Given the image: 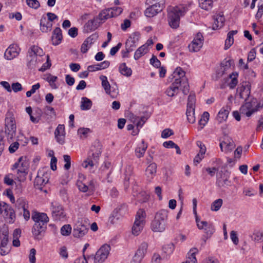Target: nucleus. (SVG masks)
Segmentation results:
<instances>
[{
	"label": "nucleus",
	"mask_w": 263,
	"mask_h": 263,
	"mask_svg": "<svg viewBox=\"0 0 263 263\" xmlns=\"http://www.w3.org/2000/svg\"><path fill=\"white\" fill-rule=\"evenodd\" d=\"M44 52L42 48L37 46H32L28 50L27 55V66L29 68H35L42 62V57Z\"/></svg>",
	"instance_id": "nucleus-4"
},
{
	"label": "nucleus",
	"mask_w": 263,
	"mask_h": 263,
	"mask_svg": "<svg viewBox=\"0 0 263 263\" xmlns=\"http://www.w3.org/2000/svg\"><path fill=\"white\" fill-rule=\"evenodd\" d=\"M197 145L199 147L200 151L198 154H200L201 156H203L206 152V147L201 141H198L196 142Z\"/></svg>",
	"instance_id": "nucleus-60"
},
{
	"label": "nucleus",
	"mask_w": 263,
	"mask_h": 263,
	"mask_svg": "<svg viewBox=\"0 0 263 263\" xmlns=\"http://www.w3.org/2000/svg\"><path fill=\"white\" fill-rule=\"evenodd\" d=\"M46 225L43 223L42 224L34 223L32 232L35 239L40 240L43 236V234L46 229Z\"/></svg>",
	"instance_id": "nucleus-20"
},
{
	"label": "nucleus",
	"mask_w": 263,
	"mask_h": 263,
	"mask_svg": "<svg viewBox=\"0 0 263 263\" xmlns=\"http://www.w3.org/2000/svg\"><path fill=\"white\" fill-rule=\"evenodd\" d=\"M216 184L219 187L230 186L231 181L229 180V176L228 173H223L222 172L219 173L217 177Z\"/></svg>",
	"instance_id": "nucleus-23"
},
{
	"label": "nucleus",
	"mask_w": 263,
	"mask_h": 263,
	"mask_svg": "<svg viewBox=\"0 0 263 263\" xmlns=\"http://www.w3.org/2000/svg\"><path fill=\"white\" fill-rule=\"evenodd\" d=\"M63 36L62 30L59 27H57L53 31L51 41L53 45H58L61 42Z\"/></svg>",
	"instance_id": "nucleus-28"
},
{
	"label": "nucleus",
	"mask_w": 263,
	"mask_h": 263,
	"mask_svg": "<svg viewBox=\"0 0 263 263\" xmlns=\"http://www.w3.org/2000/svg\"><path fill=\"white\" fill-rule=\"evenodd\" d=\"M230 237L233 242L237 245L239 242V239L237 235L236 232L232 231L230 233Z\"/></svg>",
	"instance_id": "nucleus-63"
},
{
	"label": "nucleus",
	"mask_w": 263,
	"mask_h": 263,
	"mask_svg": "<svg viewBox=\"0 0 263 263\" xmlns=\"http://www.w3.org/2000/svg\"><path fill=\"white\" fill-rule=\"evenodd\" d=\"M163 9V5L159 3H156L147 8L144 12L146 16L152 17L156 15Z\"/></svg>",
	"instance_id": "nucleus-22"
},
{
	"label": "nucleus",
	"mask_w": 263,
	"mask_h": 263,
	"mask_svg": "<svg viewBox=\"0 0 263 263\" xmlns=\"http://www.w3.org/2000/svg\"><path fill=\"white\" fill-rule=\"evenodd\" d=\"M220 147L222 152L228 153L232 151L235 144L231 138L228 136V133L223 131V136L220 139Z\"/></svg>",
	"instance_id": "nucleus-10"
},
{
	"label": "nucleus",
	"mask_w": 263,
	"mask_h": 263,
	"mask_svg": "<svg viewBox=\"0 0 263 263\" xmlns=\"http://www.w3.org/2000/svg\"><path fill=\"white\" fill-rule=\"evenodd\" d=\"M130 120L131 122L136 125L137 128L141 127V123L140 121L139 120V117L134 115V114H132L130 116Z\"/></svg>",
	"instance_id": "nucleus-54"
},
{
	"label": "nucleus",
	"mask_w": 263,
	"mask_h": 263,
	"mask_svg": "<svg viewBox=\"0 0 263 263\" xmlns=\"http://www.w3.org/2000/svg\"><path fill=\"white\" fill-rule=\"evenodd\" d=\"M32 219L34 221V223L41 224L43 223L47 224L49 221V218L47 214L44 213H40L37 212H34L32 214Z\"/></svg>",
	"instance_id": "nucleus-24"
},
{
	"label": "nucleus",
	"mask_w": 263,
	"mask_h": 263,
	"mask_svg": "<svg viewBox=\"0 0 263 263\" xmlns=\"http://www.w3.org/2000/svg\"><path fill=\"white\" fill-rule=\"evenodd\" d=\"M17 206L19 209H25L28 208V204L25 199L23 198H19L16 201Z\"/></svg>",
	"instance_id": "nucleus-56"
},
{
	"label": "nucleus",
	"mask_w": 263,
	"mask_h": 263,
	"mask_svg": "<svg viewBox=\"0 0 263 263\" xmlns=\"http://www.w3.org/2000/svg\"><path fill=\"white\" fill-rule=\"evenodd\" d=\"M114 16L113 9L108 8L102 10L99 14L89 20L84 26V31L85 32H90L96 30L105 21L109 18Z\"/></svg>",
	"instance_id": "nucleus-2"
},
{
	"label": "nucleus",
	"mask_w": 263,
	"mask_h": 263,
	"mask_svg": "<svg viewBox=\"0 0 263 263\" xmlns=\"http://www.w3.org/2000/svg\"><path fill=\"white\" fill-rule=\"evenodd\" d=\"M36 250L34 248H32L30 251V253L29 255V260L30 263H35L36 258Z\"/></svg>",
	"instance_id": "nucleus-58"
},
{
	"label": "nucleus",
	"mask_w": 263,
	"mask_h": 263,
	"mask_svg": "<svg viewBox=\"0 0 263 263\" xmlns=\"http://www.w3.org/2000/svg\"><path fill=\"white\" fill-rule=\"evenodd\" d=\"M203 37L201 33H198L196 37L189 45L188 48L191 52H197L203 46Z\"/></svg>",
	"instance_id": "nucleus-15"
},
{
	"label": "nucleus",
	"mask_w": 263,
	"mask_h": 263,
	"mask_svg": "<svg viewBox=\"0 0 263 263\" xmlns=\"http://www.w3.org/2000/svg\"><path fill=\"white\" fill-rule=\"evenodd\" d=\"M71 229L70 224H65L61 228V233L63 236H69L71 234Z\"/></svg>",
	"instance_id": "nucleus-49"
},
{
	"label": "nucleus",
	"mask_w": 263,
	"mask_h": 263,
	"mask_svg": "<svg viewBox=\"0 0 263 263\" xmlns=\"http://www.w3.org/2000/svg\"><path fill=\"white\" fill-rule=\"evenodd\" d=\"M229 114V111L228 109L222 108L220 111H219L216 120L218 122V123H220L223 122V121H226L228 118V115Z\"/></svg>",
	"instance_id": "nucleus-36"
},
{
	"label": "nucleus",
	"mask_w": 263,
	"mask_h": 263,
	"mask_svg": "<svg viewBox=\"0 0 263 263\" xmlns=\"http://www.w3.org/2000/svg\"><path fill=\"white\" fill-rule=\"evenodd\" d=\"M52 23L48 21L46 17H42L40 21V29L43 32L51 31Z\"/></svg>",
	"instance_id": "nucleus-29"
},
{
	"label": "nucleus",
	"mask_w": 263,
	"mask_h": 263,
	"mask_svg": "<svg viewBox=\"0 0 263 263\" xmlns=\"http://www.w3.org/2000/svg\"><path fill=\"white\" fill-rule=\"evenodd\" d=\"M29 166V163L26 157H21L18 161L15 162L12 167V170L17 169V174L20 177H25L28 173V170Z\"/></svg>",
	"instance_id": "nucleus-9"
},
{
	"label": "nucleus",
	"mask_w": 263,
	"mask_h": 263,
	"mask_svg": "<svg viewBox=\"0 0 263 263\" xmlns=\"http://www.w3.org/2000/svg\"><path fill=\"white\" fill-rule=\"evenodd\" d=\"M196 221L198 228L200 230H204L206 234V238H210L215 232V228L213 223L208 222L206 221H200L197 217L196 218Z\"/></svg>",
	"instance_id": "nucleus-12"
},
{
	"label": "nucleus",
	"mask_w": 263,
	"mask_h": 263,
	"mask_svg": "<svg viewBox=\"0 0 263 263\" xmlns=\"http://www.w3.org/2000/svg\"><path fill=\"white\" fill-rule=\"evenodd\" d=\"M172 84L165 90V93L169 97H173L179 92V88L182 90L184 95H187L189 92V84L185 72L180 67H177L172 74L168 78L169 82H172Z\"/></svg>",
	"instance_id": "nucleus-1"
},
{
	"label": "nucleus",
	"mask_w": 263,
	"mask_h": 263,
	"mask_svg": "<svg viewBox=\"0 0 263 263\" xmlns=\"http://www.w3.org/2000/svg\"><path fill=\"white\" fill-rule=\"evenodd\" d=\"M145 218H146V213L145 211L142 209H140L137 212V213L135 216V220L140 222H144V223H145Z\"/></svg>",
	"instance_id": "nucleus-43"
},
{
	"label": "nucleus",
	"mask_w": 263,
	"mask_h": 263,
	"mask_svg": "<svg viewBox=\"0 0 263 263\" xmlns=\"http://www.w3.org/2000/svg\"><path fill=\"white\" fill-rule=\"evenodd\" d=\"M175 249L174 245L173 243H170L163 246L162 248L163 251L166 255L171 254Z\"/></svg>",
	"instance_id": "nucleus-47"
},
{
	"label": "nucleus",
	"mask_w": 263,
	"mask_h": 263,
	"mask_svg": "<svg viewBox=\"0 0 263 263\" xmlns=\"http://www.w3.org/2000/svg\"><path fill=\"white\" fill-rule=\"evenodd\" d=\"M88 228L86 225L81 222H77L73 227V236L75 238H81L88 232Z\"/></svg>",
	"instance_id": "nucleus-16"
},
{
	"label": "nucleus",
	"mask_w": 263,
	"mask_h": 263,
	"mask_svg": "<svg viewBox=\"0 0 263 263\" xmlns=\"http://www.w3.org/2000/svg\"><path fill=\"white\" fill-rule=\"evenodd\" d=\"M119 70L121 74L126 77L130 76L132 73V69L128 68L124 63L120 65Z\"/></svg>",
	"instance_id": "nucleus-40"
},
{
	"label": "nucleus",
	"mask_w": 263,
	"mask_h": 263,
	"mask_svg": "<svg viewBox=\"0 0 263 263\" xmlns=\"http://www.w3.org/2000/svg\"><path fill=\"white\" fill-rule=\"evenodd\" d=\"M168 216V211L161 210L155 215L151 223V229L154 232H163L165 229L166 221Z\"/></svg>",
	"instance_id": "nucleus-6"
},
{
	"label": "nucleus",
	"mask_w": 263,
	"mask_h": 263,
	"mask_svg": "<svg viewBox=\"0 0 263 263\" xmlns=\"http://www.w3.org/2000/svg\"><path fill=\"white\" fill-rule=\"evenodd\" d=\"M144 225L145 223H144V222H142V221H141V222L137 221V220L135 221L132 227L133 234L136 236L138 235L143 230Z\"/></svg>",
	"instance_id": "nucleus-34"
},
{
	"label": "nucleus",
	"mask_w": 263,
	"mask_h": 263,
	"mask_svg": "<svg viewBox=\"0 0 263 263\" xmlns=\"http://www.w3.org/2000/svg\"><path fill=\"white\" fill-rule=\"evenodd\" d=\"M173 135H174V132L172 129L170 128H166L162 131L161 133V137L165 139Z\"/></svg>",
	"instance_id": "nucleus-59"
},
{
	"label": "nucleus",
	"mask_w": 263,
	"mask_h": 263,
	"mask_svg": "<svg viewBox=\"0 0 263 263\" xmlns=\"http://www.w3.org/2000/svg\"><path fill=\"white\" fill-rule=\"evenodd\" d=\"M90 132V130L88 128H80L78 130V134L81 138H86Z\"/></svg>",
	"instance_id": "nucleus-51"
},
{
	"label": "nucleus",
	"mask_w": 263,
	"mask_h": 263,
	"mask_svg": "<svg viewBox=\"0 0 263 263\" xmlns=\"http://www.w3.org/2000/svg\"><path fill=\"white\" fill-rule=\"evenodd\" d=\"M222 203L223 201L221 199L219 198L215 200L211 204V210L213 211H218L222 206Z\"/></svg>",
	"instance_id": "nucleus-48"
},
{
	"label": "nucleus",
	"mask_w": 263,
	"mask_h": 263,
	"mask_svg": "<svg viewBox=\"0 0 263 263\" xmlns=\"http://www.w3.org/2000/svg\"><path fill=\"white\" fill-rule=\"evenodd\" d=\"M255 104V100L252 102H247V100L240 108L241 114L245 115L247 117H250L254 112L257 111L258 108L260 107L259 104L256 105Z\"/></svg>",
	"instance_id": "nucleus-13"
},
{
	"label": "nucleus",
	"mask_w": 263,
	"mask_h": 263,
	"mask_svg": "<svg viewBox=\"0 0 263 263\" xmlns=\"http://www.w3.org/2000/svg\"><path fill=\"white\" fill-rule=\"evenodd\" d=\"M187 11V7L184 5H179L175 7L169 6L167 8V18L169 25L172 28H178L180 17L184 16Z\"/></svg>",
	"instance_id": "nucleus-3"
},
{
	"label": "nucleus",
	"mask_w": 263,
	"mask_h": 263,
	"mask_svg": "<svg viewBox=\"0 0 263 263\" xmlns=\"http://www.w3.org/2000/svg\"><path fill=\"white\" fill-rule=\"evenodd\" d=\"M238 73L236 72H232L229 75V78L231 79V82L229 84L230 89H234L238 84Z\"/></svg>",
	"instance_id": "nucleus-42"
},
{
	"label": "nucleus",
	"mask_w": 263,
	"mask_h": 263,
	"mask_svg": "<svg viewBox=\"0 0 263 263\" xmlns=\"http://www.w3.org/2000/svg\"><path fill=\"white\" fill-rule=\"evenodd\" d=\"M92 106L91 101L86 97H82L81 102V109L82 110H89Z\"/></svg>",
	"instance_id": "nucleus-39"
},
{
	"label": "nucleus",
	"mask_w": 263,
	"mask_h": 263,
	"mask_svg": "<svg viewBox=\"0 0 263 263\" xmlns=\"http://www.w3.org/2000/svg\"><path fill=\"white\" fill-rule=\"evenodd\" d=\"M101 146L99 142L92 145L90 148L87 158L82 164V166L85 168L88 167H93L98 162L101 154Z\"/></svg>",
	"instance_id": "nucleus-7"
},
{
	"label": "nucleus",
	"mask_w": 263,
	"mask_h": 263,
	"mask_svg": "<svg viewBox=\"0 0 263 263\" xmlns=\"http://www.w3.org/2000/svg\"><path fill=\"white\" fill-rule=\"evenodd\" d=\"M251 86L249 83H243L241 86L239 87L237 91L240 98L247 100L250 95Z\"/></svg>",
	"instance_id": "nucleus-21"
},
{
	"label": "nucleus",
	"mask_w": 263,
	"mask_h": 263,
	"mask_svg": "<svg viewBox=\"0 0 263 263\" xmlns=\"http://www.w3.org/2000/svg\"><path fill=\"white\" fill-rule=\"evenodd\" d=\"M64 161L65 164L64 165V168L65 170H68L71 166V158L68 155H64L63 156Z\"/></svg>",
	"instance_id": "nucleus-53"
},
{
	"label": "nucleus",
	"mask_w": 263,
	"mask_h": 263,
	"mask_svg": "<svg viewBox=\"0 0 263 263\" xmlns=\"http://www.w3.org/2000/svg\"><path fill=\"white\" fill-rule=\"evenodd\" d=\"M157 165L155 163H151L147 167L145 170L146 175L151 178L155 176L156 173Z\"/></svg>",
	"instance_id": "nucleus-38"
},
{
	"label": "nucleus",
	"mask_w": 263,
	"mask_h": 263,
	"mask_svg": "<svg viewBox=\"0 0 263 263\" xmlns=\"http://www.w3.org/2000/svg\"><path fill=\"white\" fill-rule=\"evenodd\" d=\"M198 250L197 248H194L190 250L187 258V260L190 263H197L196 254L198 253Z\"/></svg>",
	"instance_id": "nucleus-46"
},
{
	"label": "nucleus",
	"mask_w": 263,
	"mask_h": 263,
	"mask_svg": "<svg viewBox=\"0 0 263 263\" xmlns=\"http://www.w3.org/2000/svg\"><path fill=\"white\" fill-rule=\"evenodd\" d=\"M77 184L79 190L81 192L85 193L88 190L89 187L81 181H78Z\"/></svg>",
	"instance_id": "nucleus-57"
},
{
	"label": "nucleus",
	"mask_w": 263,
	"mask_h": 263,
	"mask_svg": "<svg viewBox=\"0 0 263 263\" xmlns=\"http://www.w3.org/2000/svg\"><path fill=\"white\" fill-rule=\"evenodd\" d=\"M98 35L96 34H92L88 37L83 42L81 46V50L83 53H86L88 49L91 47L92 45L97 43Z\"/></svg>",
	"instance_id": "nucleus-19"
},
{
	"label": "nucleus",
	"mask_w": 263,
	"mask_h": 263,
	"mask_svg": "<svg viewBox=\"0 0 263 263\" xmlns=\"http://www.w3.org/2000/svg\"><path fill=\"white\" fill-rule=\"evenodd\" d=\"M51 211L52 217L54 220L64 221L66 219V214L64 208L59 203L56 202H52Z\"/></svg>",
	"instance_id": "nucleus-11"
},
{
	"label": "nucleus",
	"mask_w": 263,
	"mask_h": 263,
	"mask_svg": "<svg viewBox=\"0 0 263 263\" xmlns=\"http://www.w3.org/2000/svg\"><path fill=\"white\" fill-rule=\"evenodd\" d=\"M48 174L43 170H39L34 180V185L40 189L48 181Z\"/></svg>",
	"instance_id": "nucleus-18"
},
{
	"label": "nucleus",
	"mask_w": 263,
	"mask_h": 263,
	"mask_svg": "<svg viewBox=\"0 0 263 263\" xmlns=\"http://www.w3.org/2000/svg\"><path fill=\"white\" fill-rule=\"evenodd\" d=\"M55 138L57 141L60 144H63L65 142V126L63 124H59L54 132Z\"/></svg>",
	"instance_id": "nucleus-25"
},
{
	"label": "nucleus",
	"mask_w": 263,
	"mask_h": 263,
	"mask_svg": "<svg viewBox=\"0 0 263 263\" xmlns=\"http://www.w3.org/2000/svg\"><path fill=\"white\" fill-rule=\"evenodd\" d=\"M199 6L203 9L209 10L212 7V0H199Z\"/></svg>",
	"instance_id": "nucleus-45"
},
{
	"label": "nucleus",
	"mask_w": 263,
	"mask_h": 263,
	"mask_svg": "<svg viewBox=\"0 0 263 263\" xmlns=\"http://www.w3.org/2000/svg\"><path fill=\"white\" fill-rule=\"evenodd\" d=\"M58 79V77L54 76H52L50 74H48L47 75L45 80L47 81L50 86V87L52 89H57L58 88V86L55 84V82Z\"/></svg>",
	"instance_id": "nucleus-41"
},
{
	"label": "nucleus",
	"mask_w": 263,
	"mask_h": 263,
	"mask_svg": "<svg viewBox=\"0 0 263 263\" xmlns=\"http://www.w3.org/2000/svg\"><path fill=\"white\" fill-rule=\"evenodd\" d=\"M59 254L62 258L64 259L67 258L68 254L66 247L63 246L60 249Z\"/></svg>",
	"instance_id": "nucleus-64"
},
{
	"label": "nucleus",
	"mask_w": 263,
	"mask_h": 263,
	"mask_svg": "<svg viewBox=\"0 0 263 263\" xmlns=\"http://www.w3.org/2000/svg\"><path fill=\"white\" fill-rule=\"evenodd\" d=\"M186 115L189 122L194 123L195 121V108H189L186 109Z\"/></svg>",
	"instance_id": "nucleus-44"
},
{
	"label": "nucleus",
	"mask_w": 263,
	"mask_h": 263,
	"mask_svg": "<svg viewBox=\"0 0 263 263\" xmlns=\"http://www.w3.org/2000/svg\"><path fill=\"white\" fill-rule=\"evenodd\" d=\"M195 94L191 93L188 97V101L187 103V108H194L195 104Z\"/></svg>",
	"instance_id": "nucleus-50"
},
{
	"label": "nucleus",
	"mask_w": 263,
	"mask_h": 263,
	"mask_svg": "<svg viewBox=\"0 0 263 263\" xmlns=\"http://www.w3.org/2000/svg\"><path fill=\"white\" fill-rule=\"evenodd\" d=\"M100 79L101 81V84L102 87L104 88L106 94L109 95L112 98H114V96L111 94L110 85L109 83L107 78L105 76H101Z\"/></svg>",
	"instance_id": "nucleus-31"
},
{
	"label": "nucleus",
	"mask_w": 263,
	"mask_h": 263,
	"mask_svg": "<svg viewBox=\"0 0 263 263\" xmlns=\"http://www.w3.org/2000/svg\"><path fill=\"white\" fill-rule=\"evenodd\" d=\"M21 51L16 44H11L6 50L4 57L7 60H11L18 56Z\"/></svg>",
	"instance_id": "nucleus-17"
},
{
	"label": "nucleus",
	"mask_w": 263,
	"mask_h": 263,
	"mask_svg": "<svg viewBox=\"0 0 263 263\" xmlns=\"http://www.w3.org/2000/svg\"><path fill=\"white\" fill-rule=\"evenodd\" d=\"M5 214L9 223H13L16 219V215L14 209L10 205H9L8 207L5 209Z\"/></svg>",
	"instance_id": "nucleus-30"
},
{
	"label": "nucleus",
	"mask_w": 263,
	"mask_h": 263,
	"mask_svg": "<svg viewBox=\"0 0 263 263\" xmlns=\"http://www.w3.org/2000/svg\"><path fill=\"white\" fill-rule=\"evenodd\" d=\"M139 36L136 33H134L127 40L126 42V52H130L133 50V48L136 46V43L138 40Z\"/></svg>",
	"instance_id": "nucleus-27"
},
{
	"label": "nucleus",
	"mask_w": 263,
	"mask_h": 263,
	"mask_svg": "<svg viewBox=\"0 0 263 263\" xmlns=\"http://www.w3.org/2000/svg\"><path fill=\"white\" fill-rule=\"evenodd\" d=\"M147 243L145 242H142L136 252L130 261V263H141L143 258L147 252Z\"/></svg>",
	"instance_id": "nucleus-14"
},
{
	"label": "nucleus",
	"mask_w": 263,
	"mask_h": 263,
	"mask_svg": "<svg viewBox=\"0 0 263 263\" xmlns=\"http://www.w3.org/2000/svg\"><path fill=\"white\" fill-rule=\"evenodd\" d=\"M110 250V248L109 245H103L97 251L94 256L93 255L89 256L87 258H93L94 263H103L107 258Z\"/></svg>",
	"instance_id": "nucleus-8"
},
{
	"label": "nucleus",
	"mask_w": 263,
	"mask_h": 263,
	"mask_svg": "<svg viewBox=\"0 0 263 263\" xmlns=\"http://www.w3.org/2000/svg\"><path fill=\"white\" fill-rule=\"evenodd\" d=\"M5 133L8 139H12L16 135V124L13 112L9 110L5 114L4 120Z\"/></svg>",
	"instance_id": "nucleus-5"
},
{
	"label": "nucleus",
	"mask_w": 263,
	"mask_h": 263,
	"mask_svg": "<svg viewBox=\"0 0 263 263\" xmlns=\"http://www.w3.org/2000/svg\"><path fill=\"white\" fill-rule=\"evenodd\" d=\"M11 89L14 92H17L21 91L23 89V88L22 85L20 83L16 82L12 84Z\"/></svg>",
	"instance_id": "nucleus-61"
},
{
	"label": "nucleus",
	"mask_w": 263,
	"mask_h": 263,
	"mask_svg": "<svg viewBox=\"0 0 263 263\" xmlns=\"http://www.w3.org/2000/svg\"><path fill=\"white\" fill-rule=\"evenodd\" d=\"M237 30H232L229 31L227 34V39L225 41L224 49H228L234 43L233 36L237 34Z\"/></svg>",
	"instance_id": "nucleus-33"
},
{
	"label": "nucleus",
	"mask_w": 263,
	"mask_h": 263,
	"mask_svg": "<svg viewBox=\"0 0 263 263\" xmlns=\"http://www.w3.org/2000/svg\"><path fill=\"white\" fill-rule=\"evenodd\" d=\"M150 64L156 68L160 67L161 66L160 61L157 59V57L154 55H153L150 59Z\"/></svg>",
	"instance_id": "nucleus-55"
},
{
	"label": "nucleus",
	"mask_w": 263,
	"mask_h": 263,
	"mask_svg": "<svg viewBox=\"0 0 263 263\" xmlns=\"http://www.w3.org/2000/svg\"><path fill=\"white\" fill-rule=\"evenodd\" d=\"M147 47L148 45L144 44L139 47L135 52L134 59L137 60L142 55L146 53L148 51Z\"/></svg>",
	"instance_id": "nucleus-37"
},
{
	"label": "nucleus",
	"mask_w": 263,
	"mask_h": 263,
	"mask_svg": "<svg viewBox=\"0 0 263 263\" xmlns=\"http://www.w3.org/2000/svg\"><path fill=\"white\" fill-rule=\"evenodd\" d=\"M45 114L46 115L50 116L51 117L55 116V112L53 107L50 106H46L45 108Z\"/></svg>",
	"instance_id": "nucleus-62"
},
{
	"label": "nucleus",
	"mask_w": 263,
	"mask_h": 263,
	"mask_svg": "<svg viewBox=\"0 0 263 263\" xmlns=\"http://www.w3.org/2000/svg\"><path fill=\"white\" fill-rule=\"evenodd\" d=\"M147 148V145L145 143L143 140H142L141 143H140L135 149V155L138 158L142 157Z\"/></svg>",
	"instance_id": "nucleus-32"
},
{
	"label": "nucleus",
	"mask_w": 263,
	"mask_h": 263,
	"mask_svg": "<svg viewBox=\"0 0 263 263\" xmlns=\"http://www.w3.org/2000/svg\"><path fill=\"white\" fill-rule=\"evenodd\" d=\"M27 5L30 8L37 9L40 6V4L37 0H26Z\"/></svg>",
	"instance_id": "nucleus-52"
},
{
	"label": "nucleus",
	"mask_w": 263,
	"mask_h": 263,
	"mask_svg": "<svg viewBox=\"0 0 263 263\" xmlns=\"http://www.w3.org/2000/svg\"><path fill=\"white\" fill-rule=\"evenodd\" d=\"M214 22L212 25V29L213 30L221 28L224 25L225 18L223 14H218L215 15L213 17Z\"/></svg>",
	"instance_id": "nucleus-26"
},
{
	"label": "nucleus",
	"mask_w": 263,
	"mask_h": 263,
	"mask_svg": "<svg viewBox=\"0 0 263 263\" xmlns=\"http://www.w3.org/2000/svg\"><path fill=\"white\" fill-rule=\"evenodd\" d=\"M127 212V206L125 204H121L116 208V219L123 217Z\"/></svg>",
	"instance_id": "nucleus-35"
}]
</instances>
